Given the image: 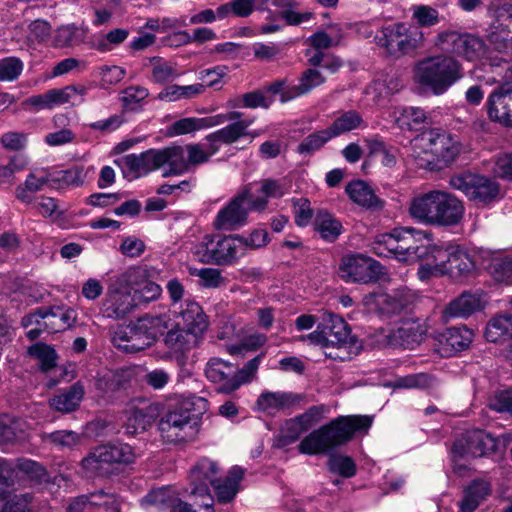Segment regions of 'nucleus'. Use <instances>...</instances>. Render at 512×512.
Masks as SVG:
<instances>
[{"label": "nucleus", "mask_w": 512, "mask_h": 512, "mask_svg": "<svg viewBox=\"0 0 512 512\" xmlns=\"http://www.w3.org/2000/svg\"><path fill=\"white\" fill-rule=\"evenodd\" d=\"M315 226L320 236L328 242L335 241L343 230L341 222L329 213H320Z\"/></svg>", "instance_id": "obj_52"}, {"label": "nucleus", "mask_w": 512, "mask_h": 512, "mask_svg": "<svg viewBox=\"0 0 512 512\" xmlns=\"http://www.w3.org/2000/svg\"><path fill=\"white\" fill-rule=\"evenodd\" d=\"M328 467L332 473L341 475L345 478H350L356 474V464L349 456L330 454Z\"/></svg>", "instance_id": "obj_58"}, {"label": "nucleus", "mask_w": 512, "mask_h": 512, "mask_svg": "<svg viewBox=\"0 0 512 512\" xmlns=\"http://www.w3.org/2000/svg\"><path fill=\"white\" fill-rule=\"evenodd\" d=\"M260 361L261 357L257 356L249 360L242 369H238L231 363L212 358L206 365L205 375L211 382L220 384L221 392L231 393L254 378Z\"/></svg>", "instance_id": "obj_7"}, {"label": "nucleus", "mask_w": 512, "mask_h": 512, "mask_svg": "<svg viewBox=\"0 0 512 512\" xmlns=\"http://www.w3.org/2000/svg\"><path fill=\"white\" fill-rule=\"evenodd\" d=\"M190 274L200 280V285L205 288H218L225 282L220 270L215 268L191 269Z\"/></svg>", "instance_id": "obj_62"}, {"label": "nucleus", "mask_w": 512, "mask_h": 512, "mask_svg": "<svg viewBox=\"0 0 512 512\" xmlns=\"http://www.w3.org/2000/svg\"><path fill=\"white\" fill-rule=\"evenodd\" d=\"M267 206L263 197H254L249 188L235 195L228 204L216 214L213 225L215 229L233 231L247 223L250 210L262 211Z\"/></svg>", "instance_id": "obj_6"}, {"label": "nucleus", "mask_w": 512, "mask_h": 512, "mask_svg": "<svg viewBox=\"0 0 512 512\" xmlns=\"http://www.w3.org/2000/svg\"><path fill=\"white\" fill-rule=\"evenodd\" d=\"M413 301L414 296L410 291L399 290L391 294L378 295L376 303L384 313L397 314L408 308Z\"/></svg>", "instance_id": "obj_43"}, {"label": "nucleus", "mask_w": 512, "mask_h": 512, "mask_svg": "<svg viewBox=\"0 0 512 512\" xmlns=\"http://www.w3.org/2000/svg\"><path fill=\"white\" fill-rule=\"evenodd\" d=\"M270 5L279 9V16L289 26H299L315 17L312 11H299L295 0H270Z\"/></svg>", "instance_id": "obj_36"}, {"label": "nucleus", "mask_w": 512, "mask_h": 512, "mask_svg": "<svg viewBox=\"0 0 512 512\" xmlns=\"http://www.w3.org/2000/svg\"><path fill=\"white\" fill-rule=\"evenodd\" d=\"M328 412L329 408L327 406L314 405L294 418L306 432L318 424Z\"/></svg>", "instance_id": "obj_61"}, {"label": "nucleus", "mask_w": 512, "mask_h": 512, "mask_svg": "<svg viewBox=\"0 0 512 512\" xmlns=\"http://www.w3.org/2000/svg\"><path fill=\"white\" fill-rule=\"evenodd\" d=\"M371 424L369 416H339L306 435L300 441L298 451L305 455L330 454L351 441L356 432L367 430Z\"/></svg>", "instance_id": "obj_1"}, {"label": "nucleus", "mask_w": 512, "mask_h": 512, "mask_svg": "<svg viewBox=\"0 0 512 512\" xmlns=\"http://www.w3.org/2000/svg\"><path fill=\"white\" fill-rule=\"evenodd\" d=\"M342 29L338 24H331L312 34L307 41L315 50L337 46L342 39Z\"/></svg>", "instance_id": "obj_47"}, {"label": "nucleus", "mask_w": 512, "mask_h": 512, "mask_svg": "<svg viewBox=\"0 0 512 512\" xmlns=\"http://www.w3.org/2000/svg\"><path fill=\"white\" fill-rule=\"evenodd\" d=\"M180 502L181 499L169 487L154 489L141 500V504L147 509L155 507L159 510H168L170 512H175Z\"/></svg>", "instance_id": "obj_34"}, {"label": "nucleus", "mask_w": 512, "mask_h": 512, "mask_svg": "<svg viewBox=\"0 0 512 512\" xmlns=\"http://www.w3.org/2000/svg\"><path fill=\"white\" fill-rule=\"evenodd\" d=\"M485 338L489 342L511 341L512 343V314L492 318L486 326Z\"/></svg>", "instance_id": "obj_45"}, {"label": "nucleus", "mask_w": 512, "mask_h": 512, "mask_svg": "<svg viewBox=\"0 0 512 512\" xmlns=\"http://www.w3.org/2000/svg\"><path fill=\"white\" fill-rule=\"evenodd\" d=\"M412 155L415 158H422V154L431 155L432 159L425 158L428 163L433 160L444 162L453 161L461 152L460 141L447 132L431 130L415 137L411 141Z\"/></svg>", "instance_id": "obj_8"}, {"label": "nucleus", "mask_w": 512, "mask_h": 512, "mask_svg": "<svg viewBox=\"0 0 512 512\" xmlns=\"http://www.w3.org/2000/svg\"><path fill=\"white\" fill-rule=\"evenodd\" d=\"M392 118L402 130H417L426 122L427 115L418 107H397L392 112Z\"/></svg>", "instance_id": "obj_42"}, {"label": "nucleus", "mask_w": 512, "mask_h": 512, "mask_svg": "<svg viewBox=\"0 0 512 512\" xmlns=\"http://www.w3.org/2000/svg\"><path fill=\"white\" fill-rule=\"evenodd\" d=\"M497 448V440L490 433L483 430L468 431L461 438H457L451 449L452 457L455 458L472 456L481 457L494 452Z\"/></svg>", "instance_id": "obj_15"}, {"label": "nucleus", "mask_w": 512, "mask_h": 512, "mask_svg": "<svg viewBox=\"0 0 512 512\" xmlns=\"http://www.w3.org/2000/svg\"><path fill=\"white\" fill-rule=\"evenodd\" d=\"M345 192L352 202L363 208L381 210L384 207V200L380 199L374 190L362 180L349 182L345 187Z\"/></svg>", "instance_id": "obj_28"}, {"label": "nucleus", "mask_w": 512, "mask_h": 512, "mask_svg": "<svg viewBox=\"0 0 512 512\" xmlns=\"http://www.w3.org/2000/svg\"><path fill=\"white\" fill-rule=\"evenodd\" d=\"M334 138L329 128L316 131L303 139L298 145L297 152L304 155L312 154Z\"/></svg>", "instance_id": "obj_55"}, {"label": "nucleus", "mask_w": 512, "mask_h": 512, "mask_svg": "<svg viewBox=\"0 0 512 512\" xmlns=\"http://www.w3.org/2000/svg\"><path fill=\"white\" fill-rule=\"evenodd\" d=\"M202 336L190 330L177 326L167 332L164 344L167 348L169 358L175 360L179 365L186 361L187 354L197 347Z\"/></svg>", "instance_id": "obj_17"}, {"label": "nucleus", "mask_w": 512, "mask_h": 512, "mask_svg": "<svg viewBox=\"0 0 512 512\" xmlns=\"http://www.w3.org/2000/svg\"><path fill=\"white\" fill-rule=\"evenodd\" d=\"M134 449L126 443H113L96 447L81 464L91 474L106 475L112 464H129L135 460Z\"/></svg>", "instance_id": "obj_11"}, {"label": "nucleus", "mask_w": 512, "mask_h": 512, "mask_svg": "<svg viewBox=\"0 0 512 512\" xmlns=\"http://www.w3.org/2000/svg\"><path fill=\"white\" fill-rule=\"evenodd\" d=\"M84 396V387L79 382L61 391L50 400V405L57 411L69 413L74 411Z\"/></svg>", "instance_id": "obj_40"}, {"label": "nucleus", "mask_w": 512, "mask_h": 512, "mask_svg": "<svg viewBox=\"0 0 512 512\" xmlns=\"http://www.w3.org/2000/svg\"><path fill=\"white\" fill-rule=\"evenodd\" d=\"M483 306L481 296L478 294L463 293L449 303L445 309L447 317L466 318Z\"/></svg>", "instance_id": "obj_37"}, {"label": "nucleus", "mask_w": 512, "mask_h": 512, "mask_svg": "<svg viewBox=\"0 0 512 512\" xmlns=\"http://www.w3.org/2000/svg\"><path fill=\"white\" fill-rule=\"evenodd\" d=\"M157 150L160 167L169 166V170L164 173V176L182 175L189 171L186 146H173Z\"/></svg>", "instance_id": "obj_31"}, {"label": "nucleus", "mask_w": 512, "mask_h": 512, "mask_svg": "<svg viewBox=\"0 0 512 512\" xmlns=\"http://www.w3.org/2000/svg\"><path fill=\"white\" fill-rule=\"evenodd\" d=\"M219 151L211 142L196 143L186 145L187 162L189 171L199 165L209 161V159Z\"/></svg>", "instance_id": "obj_51"}, {"label": "nucleus", "mask_w": 512, "mask_h": 512, "mask_svg": "<svg viewBox=\"0 0 512 512\" xmlns=\"http://www.w3.org/2000/svg\"><path fill=\"white\" fill-rule=\"evenodd\" d=\"M218 468L217 464L209 459H201L191 469L190 472V496L194 498H201L212 501V497L209 493V486H213V482L216 481V474Z\"/></svg>", "instance_id": "obj_19"}, {"label": "nucleus", "mask_w": 512, "mask_h": 512, "mask_svg": "<svg viewBox=\"0 0 512 512\" xmlns=\"http://www.w3.org/2000/svg\"><path fill=\"white\" fill-rule=\"evenodd\" d=\"M142 276L143 269L133 266L111 280L103 303L107 317L120 319L132 312L137 306L132 291Z\"/></svg>", "instance_id": "obj_5"}, {"label": "nucleus", "mask_w": 512, "mask_h": 512, "mask_svg": "<svg viewBox=\"0 0 512 512\" xmlns=\"http://www.w3.org/2000/svg\"><path fill=\"white\" fill-rule=\"evenodd\" d=\"M488 40L499 52H506L509 48H512V36L509 23L499 21L497 10L495 11V20L488 30Z\"/></svg>", "instance_id": "obj_46"}, {"label": "nucleus", "mask_w": 512, "mask_h": 512, "mask_svg": "<svg viewBox=\"0 0 512 512\" xmlns=\"http://www.w3.org/2000/svg\"><path fill=\"white\" fill-rule=\"evenodd\" d=\"M87 497L90 508L97 507L103 512H119L118 498L114 493L99 490L90 493Z\"/></svg>", "instance_id": "obj_57"}, {"label": "nucleus", "mask_w": 512, "mask_h": 512, "mask_svg": "<svg viewBox=\"0 0 512 512\" xmlns=\"http://www.w3.org/2000/svg\"><path fill=\"white\" fill-rule=\"evenodd\" d=\"M275 95L267 87L265 90H256L236 96L228 100L227 104L230 108H268L273 103Z\"/></svg>", "instance_id": "obj_41"}, {"label": "nucleus", "mask_w": 512, "mask_h": 512, "mask_svg": "<svg viewBox=\"0 0 512 512\" xmlns=\"http://www.w3.org/2000/svg\"><path fill=\"white\" fill-rule=\"evenodd\" d=\"M244 476V469L240 466H233L223 479H216L213 482L217 500L220 503L232 501L240 490V482Z\"/></svg>", "instance_id": "obj_30"}, {"label": "nucleus", "mask_w": 512, "mask_h": 512, "mask_svg": "<svg viewBox=\"0 0 512 512\" xmlns=\"http://www.w3.org/2000/svg\"><path fill=\"white\" fill-rule=\"evenodd\" d=\"M463 77L462 64L450 55L428 56L414 68L415 81L435 95L445 93Z\"/></svg>", "instance_id": "obj_4"}, {"label": "nucleus", "mask_w": 512, "mask_h": 512, "mask_svg": "<svg viewBox=\"0 0 512 512\" xmlns=\"http://www.w3.org/2000/svg\"><path fill=\"white\" fill-rule=\"evenodd\" d=\"M205 92V86L202 83L191 85H170L165 87L159 94L158 99L174 102L182 99H192Z\"/></svg>", "instance_id": "obj_48"}, {"label": "nucleus", "mask_w": 512, "mask_h": 512, "mask_svg": "<svg viewBox=\"0 0 512 512\" xmlns=\"http://www.w3.org/2000/svg\"><path fill=\"white\" fill-rule=\"evenodd\" d=\"M122 169L134 178L147 175L160 168L157 149H149L140 154L126 155L122 160Z\"/></svg>", "instance_id": "obj_25"}, {"label": "nucleus", "mask_w": 512, "mask_h": 512, "mask_svg": "<svg viewBox=\"0 0 512 512\" xmlns=\"http://www.w3.org/2000/svg\"><path fill=\"white\" fill-rule=\"evenodd\" d=\"M151 64V80L154 83L163 84L176 80L181 73L177 68V64L166 61L162 58H152Z\"/></svg>", "instance_id": "obj_50"}, {"label": "nucleus", "mask_w": 512, "mask_h": 512, "mask_svg": "<svg viewBox=\"0 0 512 512\" xmlns=\"http://www.w3.org/2000/svg\"><path fill=\"white\" fill-rule=\"evenodd\" d=\"M488 263L486 269L498 283H512V253L505 251H488L483 255Z\"/></svg>", "instance_id": "obj_27"}, {"label": "nucleus", "mask_w": 512, "mask_h": 512, "mask_svg": "<svg viewBox=\"0 0 512 512\" xmlns=\"http://www.w3.org/2000/svg\"><path fill=\"white\" fill-rule=\"evenodd\" d=\"M488 407L499 413L512 414V387L497 391L488 401Z\"/></svg>", "instance_id": "obj_64"}, {"label": "nucleus", "mask_w": 512, "mask_h": 512, "mask_svg": "<svg viewBox=\"0 0 512 512\" xmlns=\"http://www.w3.org/2000/svg\"><path fill=\"white\" fill-rule=\"evenodd\" d=\"M126 429L130 434L145 431L153 421V412L149 405L141 401L139 405L130 404L126 410Z\"/></svg>", "instance_id": "obj_33"}, {"label": "nucleus", "mask_w": 512, "mask_h": 512, "mask_svg": "<svg viewBox=\"0 0 512 512\" xmlns=\"http://www.w3.org/2000/svg\"><path fill=\"white\" fill-rule=\"evenodd\" d=\"M135 321L139 325V329L142 330L145 335L144 341H147L150 346L153 345L158 337L163 335L168 328V318L165 315L145 314Z\"/></svg>", "instance_id": "obj_44"}, {"label": "nucleus", "mask_w": 512, "mask_h": 512, "mask_svg": "<svg viewBox=\"0 0 512 512\" xmlns=\"http://www.w3.org/2000/svg\"><path fill=\"white\" fill-rule=\"evenodd\" d=\"M449 184L477 205H488L500 197L499 184L485 175L459 173L450 178Z\"/></svg>", "instance_id": "obj_9"}, {"label": "nucleus", "mask_w": 512, "mask_h": 512, "mask_svg": "<svg viewBox=\"0 0 512 512\" xmlns=\"http://www.w3.org/2000/svg\"><path fill=\"white\" fill-rule=\"evenodd\" d=\"M253 119H241L209 134L205 140L220 148V144H232L246 136Z\"/></svg>", "instance_id": "obj_32"}, {"label": "nucleus", "mask_w": 512, "mask_h": 512, "mask_svg": "<svg viewBox=\"0 0 512 512\" xmlns=\"http://www.w3.org/2000/svg\"><path fill=\"white\" fill-rule=\"evenodd\" d=\"M458 56L467 61L480 60L484 64L488 63L490 66H500L501 63L508 62L504 58L498 59L497 57L489 56L484 41L478 36L466 32L462 33Z\"/></svg>", "instance_id": "obj_23"}, {"label": "nucleus", "mask_w": 512, "mask_h": 512, "mask_svg": "<svg viewBox=\"0 0 512 512\" xmlns=\"http://www.w3.org/2000/svg\"><path fill=\"white\" fill-rule=\"evenodd\" d=\"M175 318L180 321L177 326L203 336L208 328V320L202 307L193 299L186 298L176 309L172 310Z\"/></svg>", "instance_id": "obj_22"}, {"label": "nucleus", "mask_w": 512, "mask_h": 512, "mask_svg": "<svg viewBox=\"0 0 512 512\" xmlns=\"http://www.w3.org/2000/svg\"><path fill=\"white\" fill-rule=\"evenodd\" d=\"M487 112L492 121L512 125V83L497 87L487 99Z\"/></svg>", "instance_id": "obj_20"}, {"label": "nucleus", "mask_w": 512, "mask_h": 512, "mask_svg": "<svg viewBox=\"0 0 512 512\" xmlns=\"http://www.w3.org/2000/svg\"><path fill=\"white\" fill-rule=\"evenodd\" d=\"M144 337L136 321H131L128 325L117 327L112 342L114 346L126 353H136L150 347L149 343L144 341Z\"/></svg>", "instance_id": "obj_24"}, {"label": "nucleus", "mask_w": 512, "mask_h": 512, "mask_svg": "<svg viewBox=\"0 0 512 512\" xmlns=\"http://www.w3.org/2000/svg\"><path fill=\"white\" fill-rule=\"evenodd\" d=\"M423 33L417 28H410L403 23H394L383 27L375 36L378 46L384 48L391 56L399 57L418 48Z\"/></svg>", "instance_id": "obj_10"}, {"label": "nucleus", "mask_w": 512, "mask_h": 512, "mask_svg": "<svg viewBox=\"0 0 512 512\" xmlns=\"http://www.w3.org/2000/svg\"><path fill=\"white\" fill-rule=\"evenodd\" d=\"M288 192V186L284 179H263L259 182L260 197L266 198H280Z\"/></svg>", "instance_id": "obj_63"}, {"label": "nucleus", "mask_w": 512, "mask_h": 512, "mask_svg": "<svg viewBox=\"0 0 512 512\" xmlns=\"http://www.w3.org/2000/svg\"><path fill=\"white\" fill-rule=\"evenodd\" d=\"M24 69L23 61L14 56L0 59V81L12 82L18 79Z\"/></svg>", "instance_id": "obj_60"}, {"label": "nucleus", "mask_w": 512, "mask_h": 512, "mask_svg": "<svg viewBox=\"0 0 512 512\" xmlns=\"http://www.w3.org/2000/svg\"><path fill=\"white\" fill-rule=\"evenodd\" d=\"M380 272L381 265L377 261L362 255L344 257L339 267V275L346 282H374Z\"/></svg>", "instance_id": "obj_16"}, {"label": "nucleus", "mask_w": 512, "mask_h": 512, "mask_svg": "<svg viewBox=\"0 0 512 512\" xmlns=\"http://www.w3.org/2000/svg\"><path fill=\"white\" fill-rule=\"evenodd\" d=\"M435 260H443L446 274L452 277H465L475 270V263L466 249L458 245H449L445 249L438 247Z\"/></svg>", "instance_id": "obj_18"}, {"label": "nucleus", "mask_w": 512, "mask_h": 512, "mask_svg": "<svg viewBox=\"0 0 512 512\" xmlns=\"http://www.w3.org/2000/svg\"><path fill=\"white\" fill-rule=\"evenodd\" d=\"M28 353L37 361L42 371L47 372L56 366V352L46 344L35 343L29 347Z\"/></svg>", "instance_id": "obj_54"}, {"label": "nucleus", "mask_w": 512, "mask_h": 512, "mask_svg": "<svg viewBox=\"0 0 512 512\" xmlns=\"http://www.w3.org/2000/svg\"><path fill=\"white\" fill-rule=\"evenodd\" d=\"M144 276L145 273L143 272L140 284L133 289V296L137 305L157 300L162 294L160 285L153 281H143Z\"/></svg>", "instance_id": "obj_56"}, {"label": "nucleus", "mask_w": 512, "mask_h": 512, "mask_svg": "<svg viewBox=\"0 0 512 512\" xmlns=\"http://www.w3.org/2000/svg\"><path fill=\"white\" fill-rule=\"evenodd\" d=\"M214 264L230 265L243 257L242 236L229 235L214 239Z\"/></svg>", "instance_id": "obj_26"}, {"label": "nucleus", "mask_w": 512, "mask_h": 512, "mask_svg": "<svg viewBox=\"0 0 512 512\" xmlns=\"http://www.w3.org/2000/svg\"><path fill=\"white\" fill-rule=\"evenodd\" d=\"M473 331L466 326L451 327L440 335L443 355L450 356L468 348L473 340Z\"/></svg>", "instance_id": "obj_29"}, {"label": "nucleus", "mask_w": 512, "mask_h": 512, "mask_svg": "<svg viewBox=\"0 0 512 512\" xmlns=\"http://www.w3.org/2000/svg\"><path fill=\"white\" fill-rule=\"evenodd\" d=\"M214 237L205 235L201 240L193 244L191 254L194 259L204 264H214Z\"/></svg>", "instance_id": "obj_59"}, {"label": "nucleus", "mask_w": 512, "mask_h": 512, "mask_svg": "<svg viewBox=\"0 0 512 512\" xmlns=\"http://www.w3.org/2000/svg\"><path fill=\"white\" fill-rule=\"evenodd\" d=\"M299 401V396L290 392H263L257 399L260 410L273 414L287 409Z\"/></svg>", "instance_id": "obj_35"}, {"label": "nucleus", "mask_w": 512, "mask_h": 512, "mask_svg": "<svg viewBox=\"0 0 512 512\" xmlns=\"http://www.w3.org/2000/svg\"><path fill=\"white\" fill-rule=\"evenodd\" d=\"M376 253L382 255L384 250L394 255L398 260L414 262L436 255L438 247L432 243L430 234L413 228H398L391 233L378 237Z\"/></svg>", "instance_id": "obj_3"}, {"label": "nucleus", "mask_w": 512, "mask_h": 512, "mask_svg": "<svg viewBox=\"0 0 512 512\" xmlns=\"http://www.w3.org/2000/svg\"><path fill=\"white\" fill-rule=\"evenodd\" d=\"M188 400L170 409L159 421L161 436L168 442L187 440L195 432L196 418Z\"/></svg>", "instance_id": "obj_12"}, {"label": "nucleus", "mask_w": 512, "mask_h": 512, "mask_svg": "<svg viewBox=\"0 0 512 512\" xmlns=\"http://www.w3.org/2000/svg\"><path fill=\"white\" fill-rule=\"evenodd\" d=\"M43 321L45 330L50 333H56L72 327L77 320V312L67 306H53L49 308H38L34 313L25 316L22 319V325L28 327L33 324L40 325Z\"/></svg>", "instance_id": "obj_14"}, {"label": "nucleus", "mask_w": 512, "mask_h": 512, "mask_svg": "<svg viewBox=\"0 0 512 512\" xmlns=\"http://www.w3.org/2000/svg\"><path fill=\"white\" fill-rule=\"evenodd\" d=\"M462 33L452 29L443 30L435 36L433 44L435 48L445 52V55L458 56Z\"/></svg>", "instance_id": "obj_53"}, {"label": "nucleus", "mask_w": 512, "mask_h": 512, "mask_svg": "<svg viewBox=\"0 0 512 512\" xmlns=\"http://www.w3.org/2000/svg\"><path fill=\"white\" fill-rule=\"evenodd\" d=\"M328 346H342L347 343L350 336L348 324L338 315L328 314L322 324Z\"/></svg>", "instance_id": "obj_38"}, {"label": "nucleus", "mask_w": 512, "mask_h": 512, "mask_svg": "<svg viewBox=\"0 0 512 512\" xmlns=\"http://www.w3.org/2000/svg\"><path fill=\"white\" fill-rule=\"evenodd\" d=\"M268 5H270V0H230L222 4V10L225 19L231 16L247 18L254 11L268 10Z\"/></svg>", "instance_id": "obj_39"}, {"label": "nucleus", "mask_w": 512, "mask_h": 512, "mask_svg": "<svg viewBox=\"0 0 512 512\" xmlns=\"http://www.w3.org/2000/svg\"><path fill=\"white\" fill-rule=\"evenodd\" d=\"M366 124L360 113L349 110L341 113L328 127L333 137L350 132L355 129L365 128Z\"/></svg>", "instance_id": "obj_49"}, {"label": "nucleus", "mask_w": 512, "mask_h": 512, "mask_svg": "<svg viewBox=\"0 0 512 512\" xmlns=\"http://www.w3.org/2000/svg\"><path fill=\"white\" fill-rule=\"evenodd\" d=\"M325 81V76L318 68H308L302 72L298 84H289L286 79H280L271 83L268 90L273 94H279V100L286 103L310 93Z\"/></svg>", "instance_id": "obj_13"}, {"label": "nucleus", "mask_w": 512, "mask_h": 512, "mask_svg": "<svg viewBox=\"0 0 512 512\" xmlns=\"http://www.w3.org/2000/svg\"><path fill=\"white\" fill-rule=\"evenodd\" d=\"M428 327L424 321L419 319H407L393 329L389 335L392 345L403 347L404 349H415L424 340Z\"/></svg>", "instance_id": "obj_21"}, {"label": "nucleus", "mask_w": 512, "mask_h": 512, "mask_svg": "<svg viewBox=\"0 0 512 512\" xmlns=\"http://www.w3.org/2000/svg\"><path fill=\"white\" fill-rule=\"evenodd\" d=\"M463 203L454 195L431 190L420 194L411 201L409 212L418 221L431 225L452 226L458 224L464 215Z\"/></svg>", "instance_id": "obj_2"}]
</instances>
